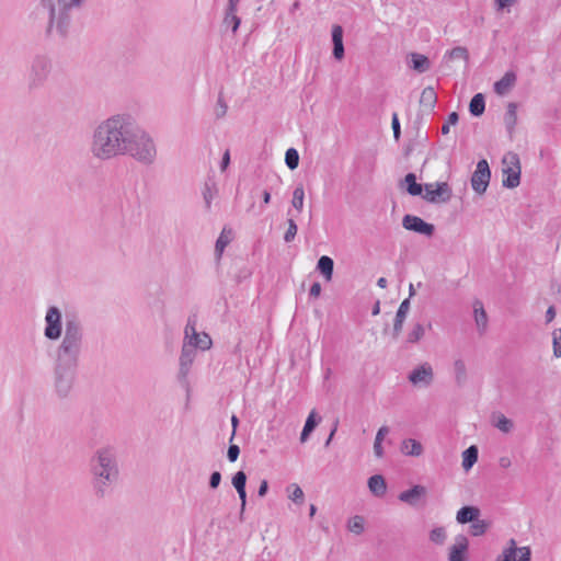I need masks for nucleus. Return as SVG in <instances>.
<instances>
[{"label": "nucleus", "instance_id": "0e129e2a", "mask_svg": "<svg viewBox=\"0 0 561 561\" xmlns=\"http://www.w3.org/2000/svg\"><path fill=\"white\" fill-rule=\"evenodd\" d=\"M271 202V192L268 190H264L262 192V205H261V210L264 209V206L270 204Z\"/></svg>", "mask_w": 561, "mask_h": 561}, {"label": "nucleus", "instance_id": "774afa93", "mask_svg": "<svg viewBox=\"0 0 561 561\" xmlns=\"http://www.w3.org/2000/svg\"><path fill=\"white\" fill-rule=\"evenodd\" d=\"M231 425H232V434H231L230 440H232V438L234 437L237 427L239 425V419L236 415L231 416Z\"/></svg>", "mask_w": 561, "mask_h": 561}, {"label": "nucleus", "instance_id": "393cba45", "mask_svg": "<svg viewBox=\"0 0 561 561\" xmlns=\"http://www.w3.org/2000/svg\"><path fill=\"white\" fill-rule=\"evenodd\" d=\"M491 423L494 427L505 434L511 433L514 428V422L500 412L492 414Z\"/></svg>", "mask_w": 561, "mask_h": 561}, {"label": "nucleus", "instance_id": "8fccbe9b", "mask_svg": "<svg viewBox=\"0 0 561 561\" xmlns=\"http://www.w3.org/2000/svg\"><path fill=\"white\" fill-rule=\"evenodd\" d=\"M552 344H553V355L558 358L561 357V328L554 330Z\"/></svg>", "mask_w": 561, "mask_h": 561}, {"label": "nucleus", "instance_id": "ddd939ff", "mask_svg": "<svg viewBox=\"0 0 561 561\" xmlns=\"http://www.w3.org/2000/svg\"><path fill=\"white\" fill-rule=\"evenodd\" d=\"M402 226L407 230L414 231L426 237H432L435 231L434 225L428 224L421 217L414 215H405L402 219Z\"/></svg>", "mask_w": 561, "mask_h": 561}, {"label": "nucleus", "instance_id": "4be33fe9", "mask_svg": "<svg viewBox=\"0 0 561 561\" xmlns=\"http://www.w3.org/2000/svg\"><path fill=\"white\" fill-rule=\"evenodd\" d=\"M473 313L477 328L481 334H483L488 327V316L484 310L483 304L480 300H476L473 304Z\"/></svg>", "mask_w": 561, "mask_h": 561}, {"label": "nucleus", "instance_id": "7c9ffc66", "mask_svg": "<svg viewBox=\"0 0 561 561\" xmlns=\"http://www.w3.org/2000/svg\"><path fill=\"white\" fill-rule=\"evenodd\" d=\"M411 62L412 68L420 73L426 72L431 67L430 59L425 55L417 53L411 54Z\"/></svg>", "mask_w": 561, "mask_h": 561}, {"label": "nucleus", "instance_id": "412c9836", "mask_svg": "<svg viewBox=\"0 0 561 561\" xmlns=\"http://www.w3.org/2000/svg\"><path fill=\"white\" fill-rule=\"evenodd\" d=\"M320 421H321V417L317 414V412L314 410H312L309 413V415L305 422L304 428L301 431V434H300L301 443H306L308 440L310 434L314 431V428L318 426Z\"/></svg>", "mask_w": 561, "mask_h": 561}, {"label": "nucleus", "instance_id": "aec40b11", "mask_svg": "<svg viewBox=\"0 0 561 561\" xmlns=\"http://www.w3.org/2000/svg\"><path fill=\"white\" fill-rule=\"evenodd\" d=\"M516 80V73L514 71H507L494 83V91L500 95H504L514 87Z\"/></svg>", "mask_w": 561, "mask_h": 561}, {"label": "nucleus", "instance_id": "09e8293b", "mask_svg": "<svg viewBox=\"0 0 561 561\" xmlns=\"http://www.w3.org/2000/svg\"><path fill=\"white\" fill-rule=\"evenodd\" d=\"M231 482L236 490L245 488L247 474L242 470H240L233 474Z\"/></svg>", "mask_w": 561, "mask_h": 561}, {"label": "nucleus", "instance_id": "bf43d9fd", "mask_svg": "<svg viewBox=\"0 0 561 561\" xmlns=\"http://www.w3.org/2000/svg\"><path fill=\"white\" fill-rule=\"evenodd\" d=\"M237 492H238V495H239V497L241 500L240 516L242 517L243 512L245 510V505H247V491H245V488H242V489L237 490Z\"/></svg>", "mask_w": 561, "mask_h": 561}, {"label": "nucleus", "instance_id": "13d9d810", "mask_svg": "<svg viewBox=\"0 0 561 561\" xmlns=\"http://www.w3.org/2000/svg\"><path fill=\"white\" fill-rule=\"evenodd\" d=\"M221 482V473L219 471H214L209 477V486L211 489H217Z\"/></svg>", "mask_w": 561, "mask_h": 561}, {"label": "nucleus", "instance_id": "72a5a7b5", "mask_svg": "<svg viewBox=\"0 0 561 561\" xmlns=\"http://www.w3.org/2000/svg\"><path fill=\"white\" fill-rule=\"evenodd\" d=\"M389 433V428L387 426H381L377 434L374 442V453L376 457L380 458L383 456V448H382V440L385 436Z\"/></svg>", "mask_w": 561, "mask_h": 561}, {"label": "nucleus", "instance_id": "9d476101", "mask_svg": "<svg viewBox=\"0 0 561 561\" xmlns=\"http://www.w3.org/2000/svg\"><path fill=\"white\" fill-rule=\"evenodd\" d=\"M491 179V170L485 159L480 160L477 163V169L471 176L472 190L482 195L485 193Z\"/></svg>", "mask_w": 561, "mask_h": 561}, {"label": "nucleus", "instance_id": "f257e3e1", "mask_svg": "<svg viewBox=\"0 0 561 561\" xmlns=\"http://www.w3.org/2000/svg\"><path fill=\"white\" fill-rule=\"evenodd\" d=\"M89 150L99 161L128 156L149 165L157 158L153 138L129 113H117L96 123L91 133Z\"/></svg>", "mask_w": 561, "mask_h": 561}, {"label": "nucleus", "instance_id": "5fc2aeb1", "mask_svg": "<svg viewBox=\"0 0 561 561\" xmlns=\"http://www.w3.org/2000/svg\"><path fill=\"white\" fill-rule=\"evenodd\" d=\"M391 127H392V130H393L394 139L399 140L400 136H401V128H400V122H399V117H398L397 113L392 114Z\"/></svg>", "mask_w": 561, "mask_h": 561}, {"label": "nucleus", "instance_id": "c03bdc74", "mask_svg": "<svg viewBox=\"0 0 561 561\" xmlns=\"http://www.w3.org/2000/svg\"><path fill=\"white\" fill-rule=\"evenodd\" d=\"M285 163L289 170H295L299 164V153L295 148L287 149L285 153Z\"/></svg>", "mask_w": 561, "mask_h": 561}, {"label": "nucleus", "instance_id": "39448f33", "mask_svg": "<svg viewBox=\"0 0 561 561\" xmlns=\"http://www.w3.org/2000/svg\"><path fill=\"white\" fill-rule=\"evenodd\" d=\"M78 364L55 360L54 367V392L58 399L70 397L77 375Z\"/></svg>", "mask_w": 561, "mask_h": 561}, {"label": "nucleus", "instance_id": "0eeeda50", "mask_svg": "<svg viewBox=\"0 0 561 561\" xmlns=\"http://www.w3.org/2000/svg\"><path fill=\"white\" fill-rule=\"evenodd\" d=\"M502 172L504 179L502 184L504 187L514 188L520 183V162L519 157L515 152H507L502 159Z\"/></svg>", "mask_w": 561, "mask_h": 561}, {"label": "nucleus", "instance_id": "ea45409f", "mask_svg": "<svg viewBox=\"0 0 561 561\" xmlns=\"http://www.w3.org/2000/svg\"><path fill=\"white\" fill-rule=\"evenodd\" d=\"M287 492H288V497L294 503L299 504V505H301L304 503L305 494H304V491L301 490V488L298 484L291 483L287 488Z\"/></svg>", "mask_w": 561, "mask_h": 561}, {"label": "nucleus", "instance_id": "7ed1b4c3", "mask_svg": "<svg viewBox=\"0 0 561 561\" xmlns=\"http://www.w3.org/2000/svg\"><path fill=\"white\" fill-rule=\"evenodd\" d=\"M87 0H39L38 10L47 12L48 21L46 34L50 35L53 31L61 38L69 34L72 12L80 10Z\"/></svg>", "mask_w": 561, "mask_h": 561}, {"label": "nucleus", "instance_id": "79ce46f5", "mask_svg": "<svg viewBox=\"0 0 561 561\" xmlns=\"http://www.w3.org/2000/svg\"><path fill=\"white\" fill-rule=\"evenodd\" d=\"M425 334V329L423 324L416 323L412 328V330L408 333L407 342L414 344L417 343Z\"/></svg>", "mask_w": 561, "mask_h": 561}, {"label": "nucleus", "instance_id": "e433bc0d", "mask_svg": "<svg viewBox=\"0 0 561 561\" xmlns=\"http://www.w3.org/2000/svg\"><path fill=\"white\" fill-rule=\"evenodd\" d=\"M217 194L216 184L214 182H206L203 190V198L205 201L206 209L209 210L211 207V201Z\"/></svg>", "mask_w": 561, "mask_h": 561}, {"label": "nucleus", "instance_id": "b1692460", "mask_svg": "<svg viewBox=\"0 0 561 561\" xmlns=\"http://www.w3.org/2000/svg\"><path fill=\"white\" fill-rule=\"evenodd\" d=\"M369 491L377 497H381L387 492V483L382 476L374 474L368 479Z\"/></svg>", "mask_w": 561, "mask_h": 561}, {"label": "nucleus", "instance_id": "2f4dec72", "mask_svg": "<svg viewBox=\"0 0 561 561\" xmlns=\"http://www.w3.org/2000/svg\"><path fill=\"white\" fill-rule=\"evenodd\" d=\"M404 182L407 184V191L412 196H419L423 192L422 184L416 182V176L414 173H408L404 178Z\"/></svg>", "mask_w": 561, "mask_h": 561}, {"label": "nucleus", "instance_id": "49530a36", "mask_svg": "<svg viewBox=\"0 0 561 561\" xmlns=\"http://www.w3.org/2000/svg\"><path fill=\"white\" fill-rule=\"evenodd\" d=\"M287 225H288V227L284 233V241L286 243H290L297 234L298 227H297L296 221L293 218L287 219Z\"/></svg>", "mask_w": 561, "mask_h": 561}, {"label": "nucleus", "instance_id": "603ef678", "mask_svg": "<svg viewBox=\"0 0 561 561\" xmlns=\"http://www.w3.org/2000/svg\"><path fill=\"white\" fill-rule=\"evenodd\" d=\"M229 242H230V240L227 237H225V230H224L216 241V244H215L216 253L218 255H221V253L224 252V249L227 247V244Z\"/></svg>", "mask_w": 561, "mask_h": 561}, {"label": "nucleus", "instance_id": "1a4fd4ad", "mask_svg": "<svg viewBox=\"0 0 561 561\" xmlns=\"http://www.w3.org/2000/svg\"><path fill=\"white\" fill-rule=\"evenodd\" d=\"M62 321L60 310L51 306L48 308L45 316L44 335L47 340L56 341L61 336Z\"/></svg>", "mask_w": 561, "mask_h": 561}, {"label": "nucleus", "instance_id": "bb28decb", "mask_svg": "<svg viewBox=\"0 0 561 561\" xmlns=\"http://www.w3.org/2000/svg\"><path fill=\"white\" fill-rule=\"evenodd\" d=\"M317 270L324 276L327 280H331L334 270V261L328 255H322L318 260Z\"/></svg>", "mask_w": 561, "mask_h": 561}, {"label": "nucleus", "instance_id": "9b49d317", "mask_svg": "<svg viewBox=\"0 0 561 561\" xmlns=\"http://www.w3.org/2000/svg\"><path fill=\"white\" fill-rule=\"evenodd\" d=\"M197 350L194 348L190 344H183L181 350V355L179 358V374L178 379L183 386H187V376L190 374L191 367L194 363V359L196 357Z\"/></svg>", "mask_w": 561, "mask_h": 561}, {"label": "nucleus", "instance_id": "423d86ee", "mask_svg": "<svg viewBox=\"0 0 561 561\" xmlns=\"http://www.w3.org/2000/svg\"><path fill=\"white\" fill-rule=\"evenodd\" d=\"M53 69V62L49 56L45 54L35 55L30 64L27 71V89L35 91L42 88L47 81Z\"/></svg>", "mask_w": 561, "mask_h": 561}, {"label": "nucleus", "instance_id": "69168bd1", "mask_svg": "<svg viewBox=\"0 0 561 561\" xmlns=\"http://www.w3.org/2000/svg\"><path fill=\"white\" fill-rule=\"evenodd\" d=\"M556 317V308L550 306L546 311V321L547 323L551 322Z\"/></svg>", "mask_w": 561, "mask_h": 561}, {"label": "nucleus", "instance_id": "2eb2a0df", "mask_svg": "<svg viewBox=\"0 0 561 561\" xmlns=\"http://www.w3.org/2000/svg\"><path fill=\"white\" fill-rule=\"evenodd\" d=\"M469 540L465 535H458L455 543L449 548V561H467Z\"/></svg>", "mask_w": 561, "mask_h": 561}, {"label": "nucleus", "instance_id": "e2e57ef3", "mask_svg": "<svg viewBox=\"0 0 561 561\" xmlns=\"http://www.w3.org/2000/svg\"><path fill=\"white\" fill-rule=\"evenodd\" d=\"M268 491V483L266 480H263L259 486V490H257V495L263 497L266 495Z\"/></svg>", "mask_w": 561, "mask_h": 561}, {"label": "nucleus", "instance_id": "f8f14e48", "mask_svg": "<svg viewBox=\"0 0 561 561\" xmlns=\"http://www.w3.org/2000/svg\"><path fill=\"white\" fill-rule=\"evenodd\" d=\"M425 195L423 196L430 203H446L451 198L453 192L448 183L436 182L424 185Z\"/></svg>", "mask_w": 561, "mask_h": 561}, {"label": "nucleus", "instance_id": "c85d7f7f", "mask_svg": "<svg viewBox=\"0 0 561 561\" xmlns=\"http://www.w3.org/2000/svg\"><path fill=\"white\" fill-rule=\"evenodd\" d=\"M485 101L482 93H477L472 96L469 103V112L472 116L479 117L484 113Z\"/></svg>", "mask_w": 561, "mask_h": 561}, {"label": "nucleus", "instance_id": "6ab92c4d", "mask_svg": "<svg viewBox=\"0 0 561 561\" xmlns=\"http://www.w3.org/2000/svg\"><path fill=\"white\" fill-rule=\"evenodd\" d=\"M333 57L341 60L344 57L343 28L341 25L332 27Z\"/></svg>", "mask_w": 561, "mask_h": 561}, {"label": "nucleus", "instance_id": "20e7f679", "mask_svg": "<svg viewBox=\"0 0 561 561\" xmlns=\"http://www.w3.org/2000/svg\"><path fill=\"white\" fill-rule=\"evenodd\" d=\"M83 325L76 314H66L65 331L61 343L56 350L57 362L79 365L83 345Z\"/></svg>", "mask_w": 561, "mask_h": 561}, {"label": "nucleus", "instance_id": "37998d69", "mask_svg": "<svg viewBox=\"0 0 561 561\" xmlns=\"http://www.w3.org/2000/svg\"><path fill=\"white\" fill-rule=\"evenodd\" d=\"M364 524V518L359 515H355L348 520L347 528L351 533L360 535L365 529Z\"/></svg>", "mask_w": 561, "mask_h": 561}, {"label": "nucleus", "instance_id": "f3484780", "mask_svg": "<svg viewBox=\"0 0 561 561\" xmlns=\"http://www.w3.org/2000/svg\"><path fill=\"white\" fill-rule=\"evenodd\" d=\"M409 310H410V300L409 299H404L398 310H397V313H396V317H394V321H393V330H392V335L394 339H397L401 331H402V328H403V323L407 319V316L409 313Z\"/></svg>", "mask_w": 561, "mask_h": 561}, {"label": "nucleus", "instance_id": "de8ad7c7", "mask_svg": "<svg viewBox=\"0 0 561 561\" xmlns=\"http://www.w3.org/2000/svg\"><path fill=\"white\" fill-rule=\"evenodd\" d=\"M228 106L224 100L222 93L220 92L218 95V100L215 106V116L216 118H222L227 114Z\"/></svg>", "mask_w": 561, "mask_h": 561}, {"label": "nucleus", "instance_id": "a211bd4d", "mask_svg": "<svg viewBox=\"0 0 561 561\" xmlns=\"http://www.w3.org/2000/svg\"><path fill=\"white\" fill-rule=\"evenodd\" d=\"M481 511L479 507L473 505H465L462 506L456 514V520L458 524L465 525L468 523L476 522V519L480 516Z\"/></svg>", "mask_w": 561, "mask_h": 561}, {"label": "nucleus", "instance_id": "58836bf2", "mask_svg": "<svg viewBox=\"0 0 561 561\" xmlns=\"http://www.w3.org/2000/svg\"><path fill=\"white\" fill-rule=\"evenodd\" d=\"M241 23L240 18L237 15V11H231L229 8L226 9L224 24L231 26L232 33H236Z\"/></svg>", "mask_w": 561, "mask_h": 561}, {"label": "nucleus", "instance_id": "a878e982", "mask_svg": "<svg viewBox=\"0 0 561 561\" xmlns=\"http://www.w3.org/2000/svg\"><path fill=\"white\" fill-rule=\"evenodd\" d=\"M437 103V94L433 87H426L423 89L420 98L421 106L428 111H433Z\"/></svg>", "mask_w": 561, "mask_h": 561}, {"label": "nucleus", "instance_id": "a19ab883", "mask_svg": "<svg viewBox=\"0 0 561 561\" xmlns=\"http://www.w3.org/2000/svg\"><path fill=\"white\" fill-rule=\"evenodd\" d=\"M445 58H448L449 60L463 59L466 62H468L469 53L466 47L457 46V47H454L453 49L448 50L445 54Z\"/></svg>", "mask_w": 561, "mask_h": 561}, {"label": "nucleus", "instance_id": "c9c22d12", "mask_svg": "<svg viewBox=\"0 0 561 561\" xmlns=\"http://www.w3.org/2000/svg\"><path fill=\"white\" fill-rule=\"evenodd\" d=\"M305 190L302 184H298L293 192L291 205L297 211H301L304 208Z\"/></svg>", "mask_w": 561, "mask_h": 561}, {"label": "nucleus", "instance_id": "4c0bfd02", "mask_svg": "<svg viewBox=\"0 0 561 561\" xmlns=\"http://www.w3.org/2000/svg\"><path fill=\"white\" fill-rule=\"evenodd\" d=\"M517 553V546L514 539L508 541V547L503 550V552L497 556L495 561H514Z\"/></svg>", "mask_w": 561, "mask_h": 561}, {"label": "nucleus", "instance_id": "f03ea898", "mask_svg": "<svg viewBox=\"0 0 561 561\" xmlns=\"http://www.w3.org/2000/svg\"><path fill=\"white\" fill-rule=\"evenodd\" d=\"M93 494L103 499L119 477L116 453L112 447L96 449L89 460Z\"/></svg>", "mask_w": 561, "mask_h": 561}, {"label": "nucleus", "instance_id": "3c124183", "mask_svg": "<svg viewBox=\"0 0 561 561\" xmlns=\"http://www.w3.org/2000/svg\"><path fill=\"white\" fill-rule=\"evenodd\" d=\"M459 121V115L457 112H451L448 115L446 123L442 126V134L447 135L449 133L450 125H456Z\"/></svg>", "mask_w": 561, "mask_h": 561}, {"label": "nucleus", "instance_id": "f704fd0d", "mask_svg": "<svg viewBox=\"0 0 561 561\" xmlns=\"http://www.w3.org/2000/svg\"><path fill=\"white\" fill-rule=\"evenodd\" d=\"M490 527V523L484 519H479V517L476 519V522H472L469 527V533L473 537L482 536L486 533V530Z\"/></svg>", "mask_w": 561, "mask_h": 561}, {"label": "nucleus", "instance_id": "338daca9", "mask_svg": "<svg viewBox=\"0 0 561 561\" xmlns=\"http://www.w3.org/2000/svg\"><path fill=\"white\" fill-rule=\"evenodd\" d=\"M499 465H500V467H501V468H503V469H507V468H508V467H511V465H512L511 458H510V457H506V456L501 457V458L499 459Z\"/></svg>", "mask_w": 561, "mask_h": 561}, {"label": "nucleus", "instance_id": "a18cd8bd", "mask_svg": "<svg viewBox=\"0 0 561 561\" xmlns=\"http://www.w3.org/2000/svg\"><path fill=\"white\" fill-rule=\"evenodd\" d=\"M430 540L436 545H443L446 540V530L444 527H436L430 533Z\"/></svg>", "mask_w": 561, "mask_h": 561}, {"label": "nucleus", "instance_id": "4468645a", "mask_svg": "<svg viewBox=\"0 0 561 561\" xmlns=\"http://www.w3.org/2000/svg\"><path fill=\"white\" fill-rule=\"evenodd\" d=\"M433 369L432 366L427 363H424L413 369L409 374V381L415 386L423 383L424 386H428L433 381Z\"/></svg>", "mask_w": 561, "mask_h": 561}, {"label": "nucleus", "instance_id": "6e6552de", "mask_svg": "<svg viewBox=\"0 0 561 561\" xmlns=\"http://www.w3.org/2000/svg\"><path fill=\"white\" fill-rule=\"evenodd\" d=\"M183 344H190L196 350L207 351L211 347L213 342L207 333L196 331V320L194 317H190L184 329Z\"/></svg>", "mask_w": 561, "mask_h": 561}, {"label": "nucleus", "instance_id": "c756f323", "mask_svg": "<svg viewBox=\"0 0 561 561\" xmlns=\"http://www.w3.org/2000/svg\"><path fill=\"white\" fill-rule=\"evenodd\" d=\"M479 450L476 445L469 446L462 453V468L468 471L478 460Z\"/></svg>", "mask_w": 561, "mask_h": 561}, {"label": "nucleus", "instance_id": "473e14b6", "mask_svg": "<svg viewBox=\"0 0 561 561\" xmlns=\"http://www.w3.org/2000/svg\"><path fill=\"white\" fill-rule=\"evenodd\" d=\"M455 380L458 386L467 381V368L462 359H456L454 363Z\"/></svg>", "mask_w": 561, "mask_h": 561}, {"label": "nucleus", "instance_id": "dca6fc26", "mask_svg": "<svg viewBox=\"0 0 561 561\" xmlns=\"http://www.w3.org/2000/svg\"><path fill=\"white\" fill-rule=\"evenodd\" d=\"M426 495V488L420 484L401 492L398 499L411 506H416L419 500Z\"/></svg>", "mask_w": 561, "mask_h": 561}, {"label": "nucleus", "instance_id": "cd10ccee", "mask_svg": "<svg viewBox=\"0 0 561 561\" xmlns=\"http://www.w3.org/2000/svg\"><path fill=\"white\" fill-rule=\"evenodd\" d=\"M401 451L408 456H420L423 453V446L420 442L408 438L402 442Z\"/></svg>", "mask_w": 561, "mask_h": 561}, {"label": "nucleus", "instance_id": "5701e85b", "mask_svg": "<svg viewBox=\"0 0 561 561\" xmlns=\"http://www.w3.org/2000/svg\"><path fill=\"white\" fill-rule=\"evenodd\" d=\"M504 124L510 137H513L515 126L517 124V104L514 102H510L507 104V110L504 115Z\"/></svg>", "mask_w": 561, "mask_h": 561}, {"label": "nucleus", "instance_id": "864d4df0", "mask_svg": "<svg viewBox=\"0 0 561 561\" xmlns=\"http://www.w3.org/2000/svg\"><path fill=\"white\" fill-rule=\"evenodd\" d=\"M518 558L515 557L514 561H531V550L529 547L517 548Z\"/></svg>", "mask_w": 561, "mask_h": 561}, {"label": "nucleus", "instance_id": "6e6d98bb", "mask_svg": "<svg viewBox=\"0 0 561 561\" xmlns=\"http://www.w3.org/2000/svg\"><path fill=\"white\" fill-rule=\"evenodd\" d=\"M239 455H240L239 446L231 444L227 451V457H228L229 461L234 462L238 459Z\"/></svg>", "mask_w": 561, "mask_h": 561}, {"label": "nucleus", "instance_id": "680f3d73", "mask_svg": "<svg viewBox=\"0 0 561 561\" xmlns=\"http://www.w3.org/2000/svg\"><path fill=\"white\" fill-rule=\"evenodd\" d=\"M229 163H230V153H229V151L227 150V151L224 153L222 159H221V162H220V169H221V171H225V170L228 168Z\"/></svg>", "mask_w": 561, "mask_h": 561}, {"label": "nucleus", "instance_id": "4d7b16f0", "mask_svg": "<svg viewBox=\"0 0 561 561\" xmlns=\"http://www.w3.org/2000/svg\"><path fill=\"white\" fill-rule=\"evenodd\" d=\"M516 1L517 0H494V3L497 11H503L513 7Z\"/></svg>", "mask_w": 561, "mask_h": 561}, {"label": "nucleus", "instance_id": "052dcab7", "mask_svg": "<svg viewBox=\"0 0 561 561\" xmlns=\"http://www.w3.org/2000/svg\"><path fill=\"white\" fill-rule=\"evenodd\" d=\"M321 294V285L320 283L316 282L311 285L309 295L312 297H319Z\"/></svg>", "mask_w": 561, "mask_h": 561}]
</instances>
